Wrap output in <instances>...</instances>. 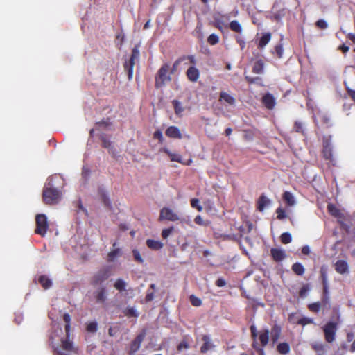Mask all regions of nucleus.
Masks as SVG:
<instances>
[{
    "mask_svg": "<svg viewBox=\"0 0 355 355\" xmlns=\"http://www.w3.org/2000/svg\"><path fill=\"white\" fill-rule=\"evenodd\" d=\"M53 331L50 335V340L54 350L59 355H67L69 352H75L76 348L69 338L64 339L62 329L59 325H53Z\"/></svg>",
    "mask_w": 355,
    "mask_h": 355,
    "instance_id": "obj_1",
    "label": "nucleus"
},
{
    "mask_svg": "<svg viewBox=\"0 0 355 355\" xmlns=\"http://www.w3.org/2000/svg\"><path fill=\"white\" fill-rule=\"evenodd\" d=\"M172 103L173 105L175 114L178 116H181L182 113L184 111V108L182 105V103L177 100H173L172 101Z\"/></svg>",
    "mask_w": 355,
    "mask_h": 355,
    "instance_id": "obj_36",
    "label": "nucleus"
},
{
    "mask_svg": "<svg viewBox=\"0 0 355 355\" xmlns=\"http://www.w3.org/2000/svg\"><path fill=\"white\" fill-rule=\"evenodd\" d=\"M161 150L166 153L170 157V159L172 162H178L182 163V157L179 154L173 153L166 148H163Z\"/></svg>",
    "mask_w": 355,
    "mask_h": 355,
    "instance_id": "obj_24",
    "label": "nucleus"
},
{
    "mask_svg": "<svg viewBox=\"0 0 355 355\" xmlns=\"http://www.w3.org/2000/svg\"><path fill=\"white\" fill-rule=\"evenodd\" d=\"M188 79L193 83L196 82L200 77V71L195 66H191L186 72Z\"/></svg>",
    "mask_w": 355,
    "mask_h": 355,
    "instance_id": "obj_14",
    "label": "nucleus"
},
{
    "mask_svg": "<svg viewBox=\"0 0 355 355\" xmlns=\"http://www.w3.org/2000/svg\"><path fill=\"white\" fill-rule=\"evenodd\" d=\"M298 324H302L303 326L306 325L308 324H311L313 322V320L307 317H302L297 320V322Z\"/></svg>",
    "mask_w": 355,
    "mask_h": 355,
    "instance_id": "obj_42",
    "label": "nucleus"
},
{
    "mask_svg": "<svg viewBox=\"0 0 355 355\" xmlns=\"http://www.w3.org/2000/svg\"><path fill=\"white\" fill-rule=\"evenodd\" d=\"M110 276L108 269H103L96 272L92 278V284L98 286L107 280Z\"/></svg>",
    "mask_w": 355,
    "mask_h": 355,
    "instance_id": "obj_8",
    "label": "nucleus"
},
{
    "mask_svg": "<svg viewBox=\"0 0 355 355\" xmlns=\"http://www.w3.org/2000/svg\"><path fill=\"white\" fill-rule=\"evenodd\" d=\"M202 340L204 341V344L201 347V352L205 353L209 350H211L214 348V345L211 343L210 338L208 336H204L202 337Z\"/></svg>",
    "mask_w": 355,
    "mask_h": 355,
    "instance_id": "obj_18",
    "label": "nucleus"
},
{
    "mask_svg": "<svg viewBox=\"0 0 355 355\" xmlns=\"http://www.w3.org/2000/svg\"><path fill=\"white\" fill-rule=\"evenodd\" d=\"M276 212L277 214V218L279 220H283L287 217L285 211L281 207L277 208Z\"/></svg>",
    "mask_w": 355,
    "mask_h": 355,
    "instance_id": "obj_45",
    "label": "nucleus"
},
{
    "mask_svg": "<svg viewBox=\"0 0 355 355\" xmlns=\"http://www.w3.org/2000/svg\"><path fill=\"white\" fill-rule=\"evenodd\" d=\"M145 336V333H141L132 342L130 349L131 354L135 353L140 348L141 343L144 340Z\"/></svg>",
    "mask_w": 355,
    "mask_h": 355,
    "instance_id": "obj_15",
    "label": "nucleus"
},
{
    "mask_svg": "<svg viewBox=\"0 0 355 355\" xmlns=\"http://www.w3.org/2000/svg\"><path fill=\"white\" fill-rule=\"evenodd\" d=\"M325 340L329 343H333L336 339V333L337 331V323L329 322L323 327Z\"/></svg>",
    "mask_w": 355,
    "mask_h": 355,
    "instance_id": "obj_4",
    "label": "nucleus"
},
{
    "mask_svg": "<svg viewBox=\"0 0 355 355\" xmlns=\"http://www.w3.org/2000/svg\"><path fill=\"white\" fill-rule=\"evenodd\" d=\"M312 347L316 351H322L324 349V347L322 343L313 344Z\"/></svg>",
    "mask_w": 355,
    "mask_h": 355,
    "instance_id": "obj_55",
    "label": "nucleus"
},
{
    "mask_svg": "<svg viewBox=\"0 0 355 355\" xmlns=\"http://www.w3.org/2000/svg\"><path fill=\"white\" fill-rule=\"evenodd\" d=\"M354 338V334L353 332H348L347 335V339L348 342H352Z\"/></svg>",
    "mask_w": 355,
    "mask_h": 355,
    "instance_id": "obj_64",
    "label": "nucleus"
},
{
    "mask_svg": "<svg viewBox=\"0 0 355 355\" xmlns=\"http://www.w3.org/2000/svg\"><path fill=\"white\" fill-rule=\"evenodd\" d=\"M132 254H133L134 259L137 261H138L139 263H144V259L141 257L139 252L137 250H132Z\"/></svg>",
    "mask_w": 355,
    "mask_h": 355,
    "instance_id": "obj_47",
    "label": "nucleus"
},
{
    "mask_svg": "<svg viewBox=\"0 0 355 355\" xmlns=\"http://www.w3.org/2000/svg\"><path fill=\"white\" fill-rule=\"evenodd\" d=\"M320 304H321V306L326 308V309L329 308V297L327 295H324Z\"/></svg>",
    "mask_w": 355,
    "mask_h": 355,
    "instance_id": "obj_51",
    "label": "nucleus"
},
{
    "mask_svg": "<svg viewBox=\"0 0 355 355\" xmlns=\"http://www.w3.org/2000/svg\"><path fill=\"white\" fill-rule=\"evenodd\" d=\"M271 254L276 261H280L286 257L285 252L282 249L272 248L271 250Z\"/></svg>",
    "mask_w": 355,
    "mask_h": 355,
    "instance_id": "obj_19",
    "label": "nucleus"
},
{
    "mask_svg": "<svg viewBox=\"0 0 355 355\" xmlns=\"http://www.w3.org/2000/svg\"><path fill=\"white\" fill-rule=\"evenodd\" d=\"M173 227H171L167 229H164L162 230V236L164 239H167L173 232Z\"/></svg>",
    "mask_w": 355,
    "mask_h": 355,
    "instance_id": "obj_48",
    "label": "nucleus"
},
{
    "mask_svg": "<svg viewBox=\"0 0 355 355\" xmlns=\"http://www.w3.org/2000/svg\"><path fill=\"white\" fill-rule=\"evenodd\" d=\"M35 233L44 236L48 230L47 218L44 214H38L36 216Z\"/></svg>",
    "mask_w": 355,
    "mask_h": 355,
    "instance_id": "obj_6",
    "label": "nucleus"
},
{
    "mask_svg": "<svg viewBox=\"0 0 355 355\" xmlns=\"http://www.w3.org/2000/svg\"><path fill=\"white\" fill-rule=\"evenodd\" d=\"M316 25L318 27H319L320 28H322V29H325L328 26L327 21H324V19H319L316 22Z\"/></svg>",
    "mask_w": 355,
    "mask_h": 355,
    "instance_id": "obj_49",
    "label": "nucleus"
},
{
    "mask_svg": "<svg viewBox=\"0 0 355 355\" xmlns=\"http://www.w3.org/2000/svg\"><path fill=\"white\" fill-rule=\"evenodd\" d=\"M311 252V250L309 245H304L302 248V253L304 254H309Z\"/></svg>",
    "mask_w": 355,
    "mask_h": 355,
    "instance_id": "obj_58",
    "label": "nucleus"
},
{
    "mask_svg": "<svg viewBox=\"0 0 355 355\" xmlns=\"http://www.w3.org/2000/svg\"><path fill=\"white\" fill-rule=\"evenodd\" d=\"M191 206L193 208H196L198 211H202V207L200 205L199 200L197 198H192L191 200Z\"/></svg>",
    "mask_w": 355,
    "mask_h": 355,
    "instance_id": "obj_41",
    "label": "nucleus"
},
{
    "mask_svg": "<svg viewBox=\"0 0 355 355\" xmlns=\"http://www.w3.org/2000/svg\"><path fill=\"white\" fill-rule=\"evenodd\" d=\"M187 60H189L190 63H191L193 65L195 66L196 64V60L194 55H188L186 57Z\"/></svg>",
    "mask_w": 355,
    "mask_h": 355,
    "instance_id": "obj_59",
    "label": "nucleus"
},
{
    "mask_svg": "<svg viewBox=\"0 0 355 355\" xmlns=\"http://www.w3.org/2000/svg\"><path fill=\"white\" fill-rule=\"evenodd\" d=\"M250 331H251L252 337L255 340L256 338L258 336V332H257L256 327L254 325H252L250 327Z\"/></svg>",
    "mask_w": 355,
    "mask_h": 355,
    "instance_id": "obj_53",
    "label": "nucleus"
},
{
    "mask_svg": "<svg viewBox=\"0 0 355 355\" xmlns=\"http://www.w3.org/2000/svg\"><path fill=\"white\" fill-rule=\"evenodd\" d=\"M294 128L297 132H300L302 135H304L305 128L304 124L302 122L296 121L295 123Z\"/></svg>",
    "mask_w": 355,
    "mask_h": 355,
    "instance_id": "obj_40",
    "label": "nucleus"
},
{
    "mask_svg": "<svg viewBox=\"0 0 355 355\" xmlns=\"http://www.w3.org/2000/svg\"><path fill=\"white\" fill-rule=\"evenodd\" d=\"M62 180V178L60 175H54L48 178L43 190V199L46 204L54 205L59 202L62 195L59 190L53 188V186Z\"/></svg>",
    "mask_w": 355,
    "mask_h": 355,
    "instance_id": "obj_2",
    "label": "nucleus"
},
{
    "mask_svg": "<svg viewBox=\"0 0 355 355\" xmlns=\"http://www.w3.org/2000/svg\"><path fill=\"white\" fill-rule=\"evenodd\" d=\"M271 339L273 343H276L281 335V327L277 324H275L271 329Z\"/></svg>",
    "mask_w": 355,
    "mask_h": 355,
    "instance_id": "obj_25",
    "label": "nucleus"
},
{
    "mask_svg": "<svg viewBox=\"0 0 355 355\" xmlns=\"http://www.w3.org/2000/svg\"><path fill=\"white\" fill-rule=\"evenodd\" d=\"M275 53L279 58H282L284 53L283 46L282 44L277 45L275 46Z\"/></svg>",
    "mask_w": 355,
    "mask_h": 355,
    "instance_id": "obj_50",
    "label": "nucleus"
},
{
    "mask_svg": "<svg viewBox=\"0 0 355 355\" xmlns=\"http://www.w3.org/2000/svg\"><path fill=\"white\" fill-rule=\"evenodd\" d=\"M63 320L65 322V334L67 338H69L71 331V316L69 313H64L63 315Z\"/></svg>",
    "mask_w": 355,
    "mask_h": 355,
    "instance_id": "obj_30",
    "label": "nucleus"
},
{
    "mask_svg": "<svg viewBox=\"0 0 355 355\" xmlns=\"http://www.w3.org/2000/svg\"><path fill=\"white\" fill-rule=\"evenodd\" d=\"M159 218L161 220H167L173 222L180 220L178 215L168 207H164L161 209Z\"/></svg>",
    "mask_w": 355,
    "mask_h": 355,
    "instance_id": "obj_7",
    "label": "nucleus"
},
{
    "mask_svg": "<svg viewBox=\"0 0 355 355\" xmlns=\"http://www.w3.org/2000/svg\"><path fill=\"white\" fill-rule=\"evenodd\" d=\"M264 71V64L261 60H257L252 68V71L257 74H262Z\"/></svg>",
    "mask_w": 355,
    "mask_h": 355,
    "instance_id": "obj_29",
    "label": "nucleus"
},
{
    "mask_svg": "<svg viewBox=\"0 0 355 355\" xmlns=\"http://www.w3.org/2000/svg\"><path fill=\"white\" fill-rule=\"evenodd\" d=\"M253 347L257 350L259 355H265L263 349L257 345V343L254 341L253 343Z\"/></svg>",
    "mask_w": 355,
    "mask_h": 355,
    "instance_id": "obj_52",
    "label": "nucleus"
},
{
    "mask_svg": "<svg viewBox=\"0 0 355 355\" xmlns=\"http://www.w3.org/2000/svg\"><path fill=\"white\" fill-rule=\"evenodd\" d=\"M292 270L297 275H302L304 273V268L300 263H295L292 266Z\"/></svg>",
    "mask_w": 355,
    "mask_h": 355,
    "instance_id": "obj_35",
    "label": "nucleus"
},
{
    "mask_svg": "<svg viewBox=\"0 0 355 355\" xmlns=\"http://www.w3.org/2000/svg\"><path fill=\"white\" fill-rule=\"evenodd\" d=\"M154 298V293L153 292H148L147 293V295L146 296V300L147 302H150V301H152Z\"/></svg>",
    "mask_w": 355,
    "mask_h": 355,
    "instance_id": "obj_60",
    "label": "nucleus"
},
{
    "mask_svg": "<svg viewBox=\"0 0 355 355\" xmlns=\"http://www.w3.org/2000/svg\"><path fill=\"white\" fill-rule=\"evenodd\" d=\"M154 137L158 139L160 141H163L162 132L160 130H157L155 132Z\"/></svg>",
    "mask_w": 355,
    "mask_h": 355,
    "instance_id": "obj_56",
    "label": "nucleus"
},
{
    "mask_svg": "<svg viewBox=\"0 0 355 355\" xmlns=\"http://www.w3.org/2000/svg\"><path fill=\"white\" fill-rule=\"evenodd\" d=\"M38 281L44 289H48L52 286L51 279L46 275H41Z\"/></svg>",
    "mask_w": 355,
    "mask_h": 355,
    "instance_id": "obj_28",
    "label": "nucleus"
},
{
    "mask_svg": "<svg viewBox=\"0 0 355 355\" xmlns=\"http://www.w3.org/2000/svg\"><path fill=\"white\" fill-rule=\"evenodd\" d=\"M335 269L340 274H345L349 272L348 264L344 260H338L335 263Z\"/></svg>",
    "mask_w": 355,
    "mask_h": 355,
    "instance_id": "obj_17",
    "label": "nucleus"
},
{
    "mask_svg": "<svg viewBox=\"0 0 355 355\" xmlns=\"http://www.w3.org/2000/svg\"><path fill=\"white\" fill-rule=\"evenodd\" d=\"M219 101L225 106H234L236 104L234 97L225 92L220 93Z\"/></svg>",
    "mask_w": 355,
    "mask_h": 355,
    "instance_id": "obj_12",
    "label": "nucleus"
},
{
    "mask_svg": "<svg viewBox=\"0 0 355 355\" xmlns=\"http://www.w3.org/2000/svg\"><path fill=\"white\" fill-rule=\"evenodd\" d=\"M194 221L196 224L198 225H203L204 222H203V220L202 218V217L200 216H197L195 219H194Z\"/></svg>",
    "mask_w": 355,
    "mask_h": 355,
    "instance_id": "obj_61",
    "label": "nucleus"
},
{
    "mask_svg": "<svg viewBox=\"0 0 355 355\" xmlns=\"http://www.w3.org/2000/svg\"><path fill=\"white\" fill-rule=\"evenodd\" d=\"M270 331L268 329H263L260 331L259 334V339L262 347H265L269 341Z\"/></svg>",
    "mask_w": 355,
    "mask_h": 355,
    "instance_id": "obj_20",
    "label": "nucleus"
},
{
    "mask_svg": "<svg viewBox=\"0 0 355 355\" xmlns=\"http://www.w3.org/2000/svg\"><path fill=\"white\" fill-rule=\"evenodd\" d=\"M307 106L309 109H311L313 114L314 121L316 125H318L319 123H321L322 125H326L328 127L330 125V118L327 113L322 112L318 107L313 108L311 105V103H307Z\"/></svg>",
    "mask_w": 355,
    "mask_h": 355,
    "instance_id": "obj_3",
    "label": "nucleus"
},
{
    "mask_svg": "<svg viewBox=\"0 0 355 355\" xmlns=\"http://www.w3.org/2000/svg\"><path fill=\"white\" fill-rule=\"evenodd\" d=\"M86 330L89 333H95L98 330V323L96 321H91L86 323Z\"/></svg>",
    "mask_w": 355,
    "mask_h": 355,
    "instance_id": "obj_34",
    "label": "nucleus"
},
{
    "mask_svg": "<svg viewBox=\"0 0 355 355\" xmlns=\"http://www.w3.org/2000/svg\"><path fill=\"white\" fill-rule=\"evenodd\" d=\"M218 41V36L216 34H211L207 38V42L211 45L217 44Z\"/></svg>",
    "mask_w": 355,
    "mask_h": 355,
    "instance_id": "obj_43",
    "label": "nucleus"
},
{
    "mask_svg": "<svg viewBox=\"0 0 355 355\" xmlns=\"http://www.w3.org/2000/svg\"><path fill=\"white\" fill-rule=\"evenodd\" d=\"M321 307L320 302H315L309 305V309L313 312H318Z\"/></svg>",
    "mask_w": 355,
    "mask_h": 355,
    "instance_id": "obj_46",
    "label": "nucleus"
},
{
    "mask_svg": "<svg viewBox=\"0 0 355 355\" xmlns=\"http://www.w3.org/2000/svg\"><path fill=\"white\" fill-rule=\"evenodd\" d=\"M166 135L171 138L181 139L182 134L180 129L176 126H170L166 130Z\"/></svg>",
    "mask_w": 355,
    "mask_h": 355,
    "instance_id": "obj_16",
    "label": "nucleus"
},
{
    "mask_svg": "<svg viewBox=\"0 0 355 355\" xmlns=\"http://www.w3.org/2000/svg\"><path fill=\"white\" fill-rule=\"evenodd\" d=\"M114 286L116 290L121 292L125 290L127 283L122 279H118L116 280Z\"/></svg>",
    "mask_w": 355,
    "mask_h": 355,
    "instance_id": "obj_32",
    "label": "nucleus"
},
{
    "mask_svg": "<svg viewBox=\"0 0 355 355\" xmlns=\"http://www.w3.org/2000/svg\"><path fill=\"white\" fill-rule=\"evenodd\" d=\"M236 41L240 44L241 49H243V48L245 47V41L243 39H241L240 37H236Z\"/></svg>",
    "mask_w": 355,
    "mask_h": 355,
    "instance_id": "obj_62",
    "label": "nucleus"
},
{
    "mask_svg": "<svg viewBox=\"0 0 355 355\" xmlns=\"http://www.w3.org/2000/svg\"><path fill=\"white\" fill-rule=\"evenodd\" d=\"M230 28L236 33H241L242 32V26L241 24L236 21L234 20L230 24Z\"/></svg>",
    "mask_w": 355,
    "mask_h": 355,
    "instance_id": "obj_33",
    "label": "nucleus"
},
{
    "mask_svg": "<svg viewBox=\"0 0 355 355\" xmlns=\"http://www.w3.org/2000/svg\"><path fill=\"white\" fill-rule=\"evenodd\" d=\"M93 295L96 300V302L98 304H103L105 302L107 298V291L105 287H99L96 289Z\"/></svg>",
    "mask_w": 355,
    "mask_h": 355,
    "instance_id": "obj_10",
    "label": "nucleus"
},
{
    "mask_svg": "<svg viewBox=\"0 0 355 355\" xmlns=\"http://www.w3.org/2000/svg\"><path fill=\"white\" fill-rule=\"evenodd\" d=\"M283 199L288 206H295L296 200L293 194L289 191H285L283 195Z\"/></svg>",
    "mask_w": 355,
    "mask_h": 355,
    "instance_id": "obj_23",
    "label": "nucleus"
},
{
    "mask_svg": "<svg viewBox=\"0 0 355 355\" xmlns=\"http://www.w3.org/2000/svg\"><path fill=\"white\" fill-rule=\"evenodd\" d=\"M216 284L217 286L218 287H223L224 286H225L226 284V282L225 279H222V278H219L218 279H217V281L216 282Z\"/></svg>",
    "mask_w": 355,
    "mask_h": 355,
    "instance_id": "obj_57",
    "label": "nucleus"
},
{
    "mask_svg": "<svg viewBox=\"0 0 355 355\" xmlns=\"http://www.w3.org/2000/svg\"><path fill=\"white\" fill-rule=\"evenodd\" d=\"M139 57V51L137 47H135L132 51V55L128 64H125V67L128 71V78L130 79L132 77L133 67L135 64V60H138Z\"/></svg>",
    "mask_w": 355,
    "mask_h": 355,
    "instance_id": "obj_9",
    "label": "nucleus"
},
{
    "mask_svg": "<svg viewBox=\"0 0 355 355\" xmlns=\"http://www.w3.org/2000/svg\"><path fill=\"white\" fill-rule=\"evenodd\" d=\"M277 350L280 354H286L290 351V346L286 343H282L277 345Z\"/></svg>",
    "mask_w": 355,
    "mask_h": 355,
    "instance_id": "obj_37",
    "label": "nucleus"
},
{
    "mask_svg": "<svg viewBox=\"0 0 355 355\" xmlns=\"http://www.w3.org/2000/svg\"><path fill=\"white\" fill-rule=\"evenodd\" d=\"M190 302L195 306H199L202 304L201 300L193 295L190 296Z\"/></svg>",
    "mask_w": 355,
    "mask_h": 355,
    "instance_id": "obj_44",
    "label": "nucleus"
},
{
    "mask_svg": "<svg viewBox=\"0 0 355 355\" xmlns=\"http://www.w3.org/2000/svg\"><path fill=\"white\" fill-rule=\"evenodd\" d=\"M270 200L265 196H261L258 202V209L263 211L264 209L270 205Z\"/></svg>",
    "mask_w": 355,
    "mask_h": 355,
    "instance_id": "obj_26",
    "label": "nucleus"
},
{
    "mask_svg": "<svg viewBox=\"0 0 355 355\" xmlns=\"http://www.w3.org/2000/svg\"><path fill=\"white\" fill-rule=\"evenodd\" d=\"M292 241L291 234L289 232H284L281 235V241L284 244H288Z\"/></svg>",
    "mask_w": 355,
    "mask_h": 355,
    "instance_id": "obj_39",
    "label": "nucleus"
},
{
    "mask_svg": "<svg viewBox=\"0 0 355 355\" xmlns=\"http://www.w3.org/2000/svg\"><path fill=\"white\" fill-rule=\"evenodd\" d=\"M323 155L326 159H328L331 163H332V164H335L332 153V146L330 141L328 140L324 141Z\"/></svg>",
    "mask_w": 355,
    "mask_h": 355,
    "instance_id": "obj_13",
    "label": "nucleus"
},
{
    "mask_svg": "<svg viewBox=\"0 0 355 355\" xmlns=\"http://www.w3.org/2000/svg\"><path fill=\"white\" fill-rule=\"evenodd\" d=\"M146 245L149 248L155 250H159L163 247V243L162 242L153 239H148L146 241Z\"/></svg>",
    "mask_w": 355,
    "mask_h": 355,
    "instance_id": "obj_27",
    "label": "nucleus"
},
{
    "mask_svg": "<svg viewBox=\"0 0 355 355\" xmlns=\"http://www.w3.org/2000/svg\"><path fill=\"white\" fill-rule=\"evenodd\" d=\"M327 209L329 214L337 218L338 221L340 224H343V221L345 219V214L343 211H341L336 205L333 204H329L327 206Z\"/></svg>",
    "mask_w": 355,
    "mask_h": 355,
    "instance_id": "obj_11",
    "label": "nucleus"
},
{
    "mask_svg": "<svg viewBox=\"0 0 355 355\" xmlns=\"http://www.w3.org/2000/svg\"><path fill=\"white\" fill-rule=\"evenodd\" d=\"M102 198H103V202H104L105 205H107V206H110V200H109L107 195L103 193L102 194Z\"/></svg>",
    "mask_w": 355,
    "mask_h": 355,
    "instance_id": "obj_63",
    "label": "nucleus"
},
{
    "mask_svg": "<svg viewBox=\"0 0 355 355\" xmlns=\"http://www.w3.org/2000/svg\"><path fill=\"white\" fill-rule=\"evenodd\" d=\"M263 103L268 109H272L275 105V100L272 95L267 94L263 97Z\"/></svg>",
    "mask_w": 355,
    "mask_h": 355,
    "instance_id": "obj_21",
    "label": "nucleus"
},
{
    "mask_svg": "<svg viewBox=\"0 0 355 355\" xmlns=\"http://www.w3.org/2000/svg\"><path fill=\"white\" fill-rule=\"evenodd\" d=\"M125 314L128 317H138L139 313L135 307H128L125 311Z\"/></svg>",
    "mask_w": 355,
    "mask_h": 355,
    "instance_id": "obj_38",
    "label": "nucleus"
},
{
    "mask_svg": "<svg viewBox=\"0 0 355 355\" xmlns=\"http://www.w3.org/2000/svg\"><path fill=\"white\" fill-rule=\"evenodd\" d=\"M270 39H271L270 33H265L260 38V40L259 42V46L260 48L265 47L268 44V42H270Z\"/></svg>",
    "mask_w": 355,
    "mask_h": 355,
    "instance_id": "obj_31",
    "label": "nucleus"
},
{
    "mask_svg": "<svg viewBox=\"0 0 355 355\" xmlns=\"http://www.w3.org/2000/svg\"><path fill=\"white\" fill-rule=\"evenodd\" d=\"M168 69L169 66L168 64H164L159 69L155 81L157 87H162L166 83L171 80V77L168 75Z\"/></svg>",
    "mask_w": 355,
    "mask_h": 355,
    "instance_id": "obj_5",
    "label": "nucleus"
},
{
    "mask_svg": "<svg viewBox=\"0 0 355 355\" xmlns=\"http://www.w3.org/2000/svg\"><path fill=\"white\" fill-rule=\"evenodd\" d=\"M116 243L114 242L113 243V248L114 249L112 250L109 254H108V261L110 262H113L116 260L117 257H119L121 255V250L120 248H116Z\"/></svg>",
    "mask_w": 355,
    "mask_h": 355,
    "instance_id": "obj_22",
    "label": "nucleus"
},
{
    "mask_svg": "<svg viewBox=\"0 0 355 355\" xmlns=\"http://www.w3.org/2000/svg\"><path fill=\"white\" fill-rule=\"evenodd\" d=\"M245 79L249 83H256L258 80H260V78L256 77V78H252L249 76H245Z\"/></svg>",
    "mask_w": 355,
    "mask_h": 355,
    "instance_id": "obj_54",
    "label": "nucleus"
}]
</instances>
